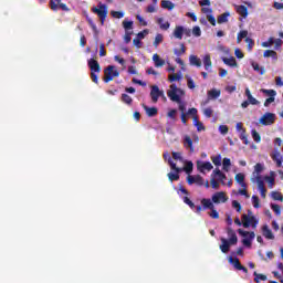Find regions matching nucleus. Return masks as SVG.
<instances>
[{
    "mask_svg": "<svg viewBox=\"0 0 283 283\" xmlns=\"http://www.w3.org/2000/svg\"><path fill=\"white\" fill-rule=\"evenodd\" d=\"M161 8H164V10H174V8H176V4H174V2L169 0H163Z\"/></svg>",
    "mask_w": 283,
    "mask_h": 283,
    "instance_id": "nucleus-37",
    "label": "nucleus"
},
{
    "mask_svg": "<svg viewBox=\"0 0 283 283\" xmlns=\"http://www.w3.org/2000/svg\"><path fill=\"white\" fill-rule=\"evenodd\" d=\"M118 76H120V72H118L114 65H108L104 70V83H109V81H114V78Z\"/></svg>",
    "mask_w": 283,
    "mask_h": 283,
    "instance_id": "nucleus-1",
    "label": "nucleus"
},
{
    "mask_svg": "<svg viewBox=\"0 0 283 283\" xmlns=\"http://www.w3.org/2000/svg\"><path fill=\"white\" fill-rule=\"evenodd\" d=\"M92 12L97 14L101 20V24L104 25L105 19H107V4L99 3L97 7L92 9Z\"/></svg>",
    "mask_w": 283,
    "mask_h": 283,
    "instance_id": "nucleus-2",
    "label": "nucleus"
},
{
    "mask_svg": "<svg viewBox=\"0 0 283 283\" xmlns=\"http://www.w3.org/2000/svg\"><path fill=\"white\" fill-rule=\"evenodd\" d=\"M226 231H227L228 237H230L229 238L230 243L231 244H238V234H235V231H233V228L228 227L226 229Z\"/></svg>",
    "mask_w": 283,
    "mask_h": 283,
    "instance_id": "nucleus-17",
    "label": "nucleus"
},
{
    "mask_svg": "<svg viewBox=\"0 0 283 283\" xmlns=\"http://www.w3.org/2000/svg\"><path fill=\"white\" fill-rule=\"evenodd\" d=\"M251 134L254 143H260L262 140V137L260 136V133H258V130L252 129Z\"/></svg>",
    "mask_w": 283,
    "mask_h": 283,
    "instance_id": "nucleus-50",
    "label": "nucleus"
},
{
    "mask_svg": "<svg viewBox=\"0 0 283 283\" xmlns=\"http://www.w3.org/2000/svg\"><path fill=\"white\" fill-rule=\"evenodd\" d=\"M147 34H149V30L145 29L144 31H140L139 33H137V39L139 41H143V39H145V36H147Z\"/></svg>",
    "mask_w": 283,
    "mask_h": 283,
    "instance_id": "nucleus-59",
    "label": "nucleus"
},
{
    "mask_svg": "<svg viewBox=\"0 0 283 283\" xmlns=\"http://www.w3.org/2000/svg\"><path fill=\"white\" fill-rule=\"evenodd\" d=\"M123 28H124V30H132V28H134V22L124 20Z\"/></svg>",
    "mask_w": 283,
    "mask_h": 283,
    "instance_id": "nucleus-58",
    "label": "nucleus"
},
{
    "mask_svg": "<svg viewBox=\"0 0 283 283\" xmlns=\"http://www.w3.org/2000/svg\"><path fill=\"white\" fill-rule=\"evenodd\" d=\"M180 50H178V49H174V54L176 55V56H182V54H185L186 52H187V48H185V44H180Z\"/></svg>",
    "mask_w": 283,
    "mask_h": 283,
    "instance_id": "nucleus-42",
    "label": "nucleus"
},
{
    "mask_svg": "<svg viewBox=\"0 0 283 283\" xmlns=\"http://www.w3.org/2000/svg\"><path fill=\"white\" fill-rule=\"evenodd\" d=\"M229 17H231V13L224 12L221 15L217 18V23L222 24V23H228L229 22Z\"/></svg>",
    "mask_w": 283,
    "mask_h": 283,
    "instance_id": "nucleus-31",
    "label": "nucleus"
},
{
    "mask_svg": "<svg viewBox=\"0 0 283 283\" xmlns=\"http://www.w3.org/2000/svg\"><path fill=\"white\" fill-rule=\"evenodd\" d=\"M240 138L244 145H249V136H247V129H243L240 134Z\"/></svg>",
    "mask_w": 283,
    "mask_h": 283,
    "instance_id": "nucleus-51",
    "label": "nucleus"
},
{
    "mask_svg": "<svg viewBox=\"0 0 283 283\" xmlns=\"http://www.w3.org/2000/svg\"><path fill=\"white\" fill-rule=\"evenodd\" d=\"M168 164L170 166V168L176 171L175 174L174 172H169L168 174V180H170V182H174V180H180V175L179 172L182 171V169L178 168L176 166V163H174V160H171V157H169L168 159Z\"/></svg>",
    "mask_w": 283,
    "mask_h": 283,
    "instance_id": "nucleus-4",
    "label": "nucleus"
},
{
    "mask_svg": "<svg viewBox=\"0 0 283 283\" xmlns=\"http://www.w3.org/2000/svg\"><path fill=\"white\" fill-rule=\"evenodd\" d=\"M87 64L91 72H96L97 74H101V64H98V61L90 59Z\"/></svg>",
    "mask_w": 283,
    "mask_h": 283,
    "instance_id": "nucleus-16",
    "label": "nucleus"
},
{
    "mask_svg": "<svg viewBox=\"0 0 283 283\" xmlns=\"http://www.w3.org/2000/svg\"><path fill=\"white\" fill-rule=\"evenodd\" d=\"M178 92H182L176 84L170 85V90L167 92L168 98L172 101L174 103H181L180 95H178Z\"/></svg>",
    "mask_w": 283,
    "mask_h": 283,
    "instance_id": "nucleus-6",
    "label": "nucleus"
},
{
    "mask_svg": "<svg viewBox=\"0 0 283 283\" xmlns=\"http://www.w3.org/2000/svg\"><path fill=\"white\" fill-rule=\"evenodd\" d=\"M203 65H205V70H207V72H211V67H212L211 55H205Z\"/></svg>",
    "mask_w": 283,
    "mask_h": 283,
    "instance_id": "nucleus-33",
    "label": "nucleus"
},
{
    "mask_svg": "<svg viewBox=\"0 0 283 283\" xmlns=\"http://www.w3.org/2000/svg\"><path fill=\"white\" fill-rule=\"evenodd\" d=\"M232 207H233V209L237 210L238 213H240V211H242V205H240V203L238 202V200H233V201H232Z\"/></svg>",
    "mask_w": 283,
    "mask_h": 283,
    "instance_id": "nucleus-60",
    "label": "nucleus"
},
{
    "mask_svg": "<svg viewBox=\"0 0 283 283\" xmlns=\"http://www.w3.org/2000/svg\"><path fill=\"white\" fill-rule=\"evenodd\" d=\"M170 83H174L175 81H180L182 78V75L180 73L171 74L169 75Z\"/></svg>",
    "mask_w": 283,
    "mask_h": 283,
    "instance_id": "nucleus-52",
    "label": "nucleus"
},
{
    "mask_svg": "<svg viewBox=\"0 0 283 283\" xmlns=\"http://www.w3.org/2000/svg\"><path fill=\"white\" fill-rule=\"evenodd\" d=\"M163 34L157 33V35L155 36V41L153 43L154 48H158L160 45V43H163Z\"/></svg>",
    "mask_w": 283,
    "mask_h": 283,
    "instance_id": "nucleus-47",
    "label": "nucleus"
},
{
    "mask_svg": "<svg viewBox=\"0 0 283 283\" xmlns=\"http://www.w3.org/2000/svg\"><path fill=\"white\" fill-rule=\"evenodd\" d=\"M259 123L264 126L273 125L275 123V114L265 113L260 119Z\"/></svg>",
    "mask_w": 283,
    "mask_h": 283,
    "instance_id": "nucleus-8",
    "label": "nucleus"
},
{
    "mask_svg": "<svg viewBox=\"0 0 283 283\" xmlns=\"http://www.w3.org/2000/svg\"><path fill=\"white\" fill-rule=\"evenodd\" d=\"M251 66L253 67L254 72H258L259 74H261V76H263V74H266V70L264 69V66H260V64H258L256 62H251Z\"/></svg>",
    "mask_w": 283,
    "mask_h": 283,
    "instance_id": "nucleus-29",
    "label": "nucleus"
},
{
    "mask_svg": "<svg viewBox=\"0 0 283 283\" xmlns=\"http://www.w3.org/2000/svg\"><path fill=\"white\" fill-rule=\"evenodd\" d=\"M212 176H214V178H217V180L221 181V185H227V182H224V180H227V175H224V172L221 171L220 168H216L212 172Z\"/></svg>",
    "mask_w": 283,
    "mask_h": 283,
    "instance_id": "nucleus-14",
    "label": "nucleus"
},
{
    "mask_svg": "<svg viewBox=\"0 0 283 283\" xmlns=\"http://www.w3.org/2000/svg\"><path fill=\"white\" fill-rule=\"evenodd\" d=\"M221 242H222V244L220 245V251L222 253H227L228 251H230L231 247L238 244V243H231V241H229L224 238H221Z\"/></svg>",
    "mask_w": 283,
    "mask_h": 283,
    "instance_id": "nucleus-15",
    "label": "nucleus"
},
{
    "mask_svg": "<svg viewBox=\"0 0 283 283\" xmlns=\"http://www.w3.org/2000/svg\"><path fill=\"white\" fill-rule=\"evenodd\" d=\"M50 8L53 10V12H56V10H63V12H70V9L67 8V4L62 3L61 0H50Z\"/></svg>",
    "mask_w": 283,
    "mask_h": 283,
    "instance_id": "nucleus-7",
    "label": "nucleus"
},
{
    "mask_svg": "<svg viewBox=\"0 0 283 283\" xmlns=\"http://www.w3.org/2000/svg\"><path fill=\"white\" fill-rule=\"evenodd\" d=\"M244 174L239 172L234 176V180L235 182H238V185H240V187H242V189H247V182H244Z\"/></svg>",
    "mask_w": 283,
    "mask_h": 283,
    "instance_id": "nucleus-24",
    "label": "nucleus"
},
{
    "mask_svg": "<svg viewBox=\"0 0 283 283\" xmlns=\"http://www.w3.org/2000/svg\"><path fill=\"white\" fill-rule=\"evenodd\" d=\"M187 182L188 185H198L199 187H202V185H205V179L200 175H196V176L188 175Z\"/></svg>",
    "mask_w": 283,
    "mask_h": 283,
    "instance_id": "nucleus-11",
    "label": "nucleus"
},
{
    "mask_svg": "<svg viewBox=\"0 0 283 283\" xmlns=\"http://www.w3.org/2000/svg\"><path fill=\"white\" fill-rule=\"evenodd\" d=\"M120 101L122 103H125V105H129V106H132V103H134V99L127 93L122 94Z\"/></svg>",
    "mask_w": 283,
    "mask_h": 283,
    "instance_id": "nucleus-36",
    "label": "nucleus"
},
{
    "mask_svg": "<svg viewBox=\"0 0 283 283\" xmlns=\"http://www.w3.org/2000/svg\"><path fill=\"white\" fill-rule=\"evenodd\" d=\"M271 209L274 211L275 216H282V208L277 203H271Z\"/></svg>",
    "mask_w": 283,
    "mask_h": 283,
    "instance_id": "nucleus-44",
    "label": "nucleus"
},
{
    "mask_svg": "<svg viewBox=\"0 0 283 283\" xmlns=\"http://www.w3.org/2000/svg\"><path fill=\"white\" fill-rule=\"evenodd\" d=\"M164 21H165V19H163V18H159L157 20V23H158L160 30H168L169 28H171V23H169V21H167V22H164Z\"/></svg>",
    "mask_w": 283,
    "mask_h": 283,
    "instance_id": "nucleus-35",
    "label": "nucleus"
},
{
    "mask_svg": "<svg viewBox=\"0 0 283 283\" xmlns=\"http://www.w3.org/2000/svg\"><path fill=\"white\" fill-rule=\"evenodd\" d=\"M208 216L212 218V220H218L220 218V213L218 210H216V206L213 208H210V212H208Z\"/></svg>",
    "mask_w": 283,
    "mask_h": 283,
    "instance_id": "nucleus-41",
    "label": "nucleus"
},
{
    "mask_svg": "<svg viewBox=\"0 0 283 283\" xmlns=\"http://www.w3.org/2000/svg\"><path fill=\"white\" fill-rule=\"evenodd\" d=\"M270 156L272 160L276 163V167H282L283 157L281 153H279L277 150H274Z\"/></svg>",
    "mask_w": 283,
    "mask_h": 283,
    "instance_id": "nucleus-19",
    "label": "nucleus"
},
{
    "mask_svg": "<svg viewBox=\"0 0 283 283\" xmlns=\"http://www.w3.org/2000/svg\"><path fill=\"white\" fill-rule=\"evenodd\" d=\"M238 233H239V235L244 238L242 240L243 247L250 248L251 247V241L255 240V232H249V231H244L242 229H238Z\"/></svg>",
    "mask_w": 283,
    "mask_h": 283,
    "instance_id": "nucleus-3",
    "label": "nucleus"
},
{
    "mask_svg": "<svg viewBox=\"0 0 283 283\" xmlns=\"http://www.w3.org/2000/svg\"><path fill=\"white\" fill-rule=\"evenodd\" d=\"M190 65H196V67H201L202 61L197 55H190Z\"/></svg>",
    "mask_w": 283,
    "mask_h": 283,
    "instance_id": "nucleus-32",
    "label": "nucleus"
},
{
    "mask_svg": "<svg viewBox=\"0 0 283 283\" xmlns=\"http://www.w3.org/2000/svg\"><path fill=\"white\" fill-rule=\"evenodd\" d=\"M210 185L212 189H220V182H218V179H216V177H212L210 179Z\"/></svg>",
    "mask_w": 283,
    "mask_h": 283,
    "instance_id": "nucleus-56",
    "label": "nucleus"
},
{
    "mask_svg": "<svg viewBox=\"0 0 283 283\" xmlns=\"http://www.w3.org/2000/svg\"><path fill=\"white\" fill-rule=\"evenodd\" d=\"M245 96H247L250 105H260V101H258L255 97H253V95L251 94V90L245 88Z\"/></svg>",
    "mask_w": 283,
    "mask_h": 283,
    "instance_id": "nucleus-26",
    "label": "nucleus"
},
{
    "mask_svg": "<svg viewBox=\"0 0 283 283\" xmlns=\"http://www.w3.org/2000/svg\"><path fill=\"white\" fill-rule=\"evenodd\" d=\"M184 146L186 149H190V151H193V139L189 135H186L184 137Z\"/></svg>",
    "mask_w": 283,
    "mask_h": 283,
    "instance_id": "nucleus-28",
    "label": "nucleus"
},
{
    "mask_svg": "<svg viewBox=\"0 0 283 283\" xmlns=\"http://www.w3.org/2000/svg\"><path fill=\"white\" fill-rule=\"evenodd\" d=\"M201 205L203 209H213L216 206L213 205V201L211 199L203 198L201 199Z\"/></svg>",
    "mask_w": 283,
    "mask_h": 283,
    "instance_id": "nucleus-34",
    "label": "nucleus"
},
{
    "mask_svg": "<svg viewBox=\"0 0 283 283\" xmlns=\"http://www.w3.org/2000/svg\"><path fill=\"white\" fill-rule=\"evenodd\" d=\"M263 56H264V59L272 57V59H274V61H277V52H275L273 50L264 51Z\"/></svg>",
    "mask_w": 283,
    "mask_h": 283,
    "instance_id": "nucleus-38",
    "label": "nucleus"
},
{
    "mask_svg": "<svg viewBox=\"0 0 283 283\" xmlns=\"http://www.w3.org/2000/svg\"><path fill=\"white\" fill-rule=\"evenodd\" d=\"M228 261L230 264H233L237 271H243V273H249V270L244 265H242V263H240V259H233V256H229Z\"/></svg>",
    "mask_w": 283,
    "mask_h": 283,
    "instance_id": "nucleus-9",
    "label": "nucleus"
},
{
    "mask_svg": "<svg viewBox=\"0 0 283 283\" xmlns=\"http://www.w3.org/2000/svg\"><path fill=\"white\" fill-rule=\"evenodd\" d=\"M241 220H242V227L244 229H249L250 227H252V229H255L259 223L258 219L253 216L249 217L247 214H242Z\"/></svg>",
    "mask_w": 283,
    "mask_h": 283,
    "instance_id": "nucleus-5",
    "label": "nucleus"
},
{
    "mask_svg": "<svg viewBox=\"0 0 283 283\" xmlns=\"http://www.w3.org/2000/svg\"><path fill=\"white\" fill-rule=\"evenodd\" d=\"M211 160L216 167H220V165H222V156L220 155L212 156Z\"/></svg>",
    "mask_w": 283,
    "mask_h": 283,
    "instance_id": "nucleus-43",
    "label": "nucleus"
},
{
    "mask_svg": "<svg viewBox=\"0 0 283 283\" xmlns=\"http://www.w3.org/2000/svg\"><path fill=\"white\" fill-rule=\"evenodd\" d=\"M262 171H264V166L262 164H256L254 166V171L252 172V178H251V182H256L255 177L256 176H262Z\"/></svg>",
    "mask_w": 283,
    "mask_h": 283,
    "instance_id": "nucleus-18",
    "label": "nucleus"
},
{
    "mask_svg": "<svg viewBox=\"0 0 283 283\" xmlns=\"http://www.w3.org/2000/svg\"><path fill=\"white\" fill-rule=\"evenodd\" d=\"M222 61H223L224 65H228L229 67H238V61L233 56L223 57Z\"/></svg>",
    "mask_w": 283,
    "mask_h": 283,
    "instance_id": "nucleus-27",
    "label": "nucleus"
},
{
    "mask_svg": "<svg viewBox=\"0 0 283 283\" xmlns=\"http://www.w3.org/2000/svg\"><path fill=\"white\" fill-rule=\"evenodd\" d=\"M231 165V159L229 158H223V170L229 171V167Z\"/></svg>",
    "mask_w": 283,
    "mask_h": 283,
    "instance_id": "nucleus-61",
    "label": "nucleus"
},
{
    "mask_svg": "<svg viewBox=\"0 0 283 283\" xmlns=\"http://www.w3.org/2000/svg\"><path fill=\"white\" fill-rule=\"evenodd\" d=\"M245 43H248V52H251L255 46V41L251 38H245Z\"/></svg>",
    "mask_w": 283,
    "mask_h": 283,
    "instance_id": "nucleus-49",
    "label": "nucleus"
},
{
    "mask_svg": "<svg viewBox=\"0 0 283 283\" xmlns=\"http://www.w3.org/2000/svg\"><path fill=\"white\" fill-rule=\"evenodd\" d=\"M143 107L149 118H154V116H158V108L149 107L147 105H143Z\"/></svg>",
    "mask_w": 283,
    "mask_h": 283,
    "instance_id": "nucleus-22",
    "label": "nucleus"
},
{
    "mask_svg": "<svg viewBox=\"0 0 283 283\" xmlns=\"http://www.w3.org/2000/svg\"><path fill=\"white\" fill-rule=\"evenodd\" d=\"M272 198H273L274 200H279L280 202H283L282 192L272 191Z\"/></svg>",
    "mask_w": 283,
    "mask_h": 283,
    "instance_id": "nucleus-55",
    "label": "nucleus"
},
{
    "mask_svg": "<svg viewBox=\"0 0 283 283\" xmlns=\"http://www.w3.org/2000/svg\"><path fill=\"white\" fill-rule=\"evenodd\" d=\"M220 96V91L213 88L208 91V98H219Z\"/></svg>",
    "mask_w": 283,
    "mask_h": 283,
    "instance_id": "nucleus-45",
    "label": "nucleus"
},
{
    "mask_svg": "<svg viewBox=\"0 0 283 283\" xmlns=\"http://www.w3.org/2000/svg\"><path fill=\"white\" fill-rule=\"evenodd\" d=\"M192 34H193V36H200L202 34L200 27H193Z\"/></svg>",
    "mask_w": 283,
    "mask_h": 283,
    "instance_id": "nucleus-64",
    "label": "nucleus"
},
{
    "mask_svg": "<svg viewBox=\"0 0 283 283\" xmlns=\"http://www.w3.org/2000/svg\"><path fill=\"white\" fill-rule=\"evenodd\" d=\"M273 43H275V39L270 38L268 42L262 43V48H271V45H273Z\"/></svg>",
    "mask_w": 283,
    "mask_h": 283,
    "instance_id": "nucleus-63",
    "label": "nucleus"
},
{
    "mask_svg": "<svg viewBox=\"0 0 283 283\" xmlns=\"http://www.w3.org/2000/svg\"><path fill=\"white\" fill-rule=\"evenodd\" d=\"M111 15L114 19H123V17H125V13L123 11H112Z\"/></svg>",
    "mask_w": 283,
    "mask_h": 283,
    "instance_id": "nucleus-54",
    "label": "nucleus"
},
{
    "mask_svg": "<svg viewBox=\"0 0 283 283\" xmlns=\"http://www.w3.org/2000/svg\"><path fill=\"white\" fill-rule=\"evenodd\" d=\"M262 233L266 240H275V235H273V231H271L268 224L262 227Z\"/></svg>",
    "mask_w": 283,
    "mask_h": 283,
    "instance_id": "nucleus-20",
    "label": "nucleus"
},
{
    "mask_svg": "<svg viewBox=\"0 0 283 283\" xmlns=\"http://www.w3.org/2000/svg\"><path fill=\"white\" fill-rule=\"evenodd\" d=\"M255 180L258 184V189L261 193V198H266V187H264V180L262 179V176H256Z\"/></svg>",
    "mask_w": 283,
    "mask_h": 283,
    "instance_id": "nucleus-13",
    "label": "nucleus"
},
{
    "mask_svg": "<svg viewBox=\"0 0 283 283\" xmlns=\"http://www.w3.org/2000/svg\"><path fill=\"white\" fill-rule=\"evenodd\" d=\"M197 167L200 171H211L213 169V165H211L209 161L198 163Z\"/></svg>",
    "mask_w": 283,
    "mask_h": 283,
    "instance_id": "nucleus-23",
    "label": "nucleus"
},
{
    "mask_svg": "<svg viewBox=\"0 0 283 283\" xmlns=\"http://www.w3.org/2000/svg\"><path fill=\"white\" fill-rule=\"evenodd\" d=\"M253 275H254V282L260 283V280L262 282H266V275L258 274V272H254Z\"/></svg>",
    "mask_w": 283,
    "mask_h": 283,
    "instance_id": "nucleus-48",
    "label": "nucleus"
},
{
    "mask_svg": "<svg viewBox=\"0 0 283 283\" xmlns=\"http://www.w3.org/2000/svg\"><path fill=\"white\" fill-rule=\"evenodd\" d=\"M184 171H186L188 176H190L191 171H193V163L187 161L184 167Z\"/></svg>",
    "mask_w": 283,
    "mask_h": 283,
    "instance_id": "nucleus-46",
    "label": "nucleus"
},
{
    "mask_svg": "<svg viewBox=\"0 0 283 283\" xmlns=\"http://www.w3.org/2000/svg\"><path fill=\"white\" fill-rule=\"evenodd\" d=\"M174 36L175 39H179V41H182V35L185 34V27L177 25L174 30Z\"/></svg>",
    "mask_w": 283,
    "mask_h": 283,
    "instance_id": "nucleus-21",
    "label": "nucleus"
},
{
    "mask_svg": "<svg viewBox=\"0 0 283 283\" xmlns=\"http://www.w3.org/2000/svg\"><path fill=\"white\" fill-rule=\"evenodd\" d=\"M227 200H229V198L227 197V193L220 191V192H216L214 195H212V202L214 205H220V202H227Z\"/></svg>",
    "mask_w": 283,
    "mask_h": 283,
    "instance_id": "nucleus-12",
    "label": "nucleus"
},
{
    "mask_svg": "<svg viewBox=\"0 0 283 283\" xmlns=\"http://www.w3.org/2000/svg\"><path fill=\"white\" fill-rule=\"evenodd\" d=\"M160 96H165V92L160 91L158 85L151 86L150 97H151L153 103H158V98Z\"/></svg>",
    "mask_w": 283,
    "mask_h": 283,
    "instance_id": "nucleus-10",
    "label": "nucleus"
},
{
    "mask_svg": "<svg viewBox=\"0 0 283 283\" xmlns=\"http://www.w3.org/2000/svg\"><path fill=\"white\" fill-rule=\"evenodd\" d=\"M153 61L155 63V67H163V65H165V60L160 59V55L157 53L153 55Z\"/></svg>",
    "mask_w": 283,
    "mask_h": 283,
    "instance_id": "nucleus-30",
    "label": "nucleus"
},
{
    "mask_svg": "<svg viewBox=\"0 0 283 283\" xmlns=\"http://www.w3.org/2000/svg\"><path fill=\"white\" fill-rule=\"evenodd\" d=\"M237 13L240 14L243 19H247L249 17V9L244 6H237L235 7Z\"/></svg>",
    "mask_w": 283,
    "mask_h": 283,
    "instance_id": "nucleus-25",
    "label": "nucleus"
},
{
    "mask_svg": "<svg viewBox=\"0 0 283 283\" xmlns=\"http://www.w3.org/2000/svg\"><path fill=\"white\" fill-rule=\"evenodd\" d=\"M252 205L254 209H260V197L253 195L252 196Z\"/></svg>",
    "mask_w": 283,
    "mask_h": 283,
    "instance_id": "nucleus-53",
    "label": "nucleus"
},
{
    "mask_svg": "<svg viewBox=\"0 0 283 283\" xmlns=\"http://www.w3.org/2000/svg\"><path fill=\"white\" fill-rule=\"evenodd\" d=\"M261 93L265 94V96H270V98H275V96H277V92H275V90L261 88Z\"/></svg>",
    "mask_w": 283,
    "mask_h": 283,
    "instance_id": "nucleus-39",
    "label": "nucleus"
},
{
    "mask_svg": "<svg viewBox=\"0 0 283 283\" xmlns=\"http://www.w3.org/2000/svg\"><path fill=\"white\" fill-rule=\"evenodd\" d=\"M203 114L206 118H211L213 116V109L211 107L205 108Z\"/></svg>",
    "mask_w": 283,
    "mask_h": 283,
    "instance_id": "nucleus-62",
    "label": "nucleus"
},
{
    "mask_svg": "<svg viewBox=\"0 0 283 283\" xmlns=\"http://www.w3.org/2000/svg\"><path fill=\"white\" fill-rule=\"evenodd\" d=\"M249 36V31L242 30L237 35V43H242V39H247Z\"/></svg>",
    "mask_w": 283,
    "mask_h": 283,
    "instance_id": "nucleus-40",
    "label": "nucleus"
},
{
    "mask_svg": "<svg viewBox=\"0 0 283 283\" xmlns=\"http://www.w3.org/2000/svg\"><path fill=\"white\" fill-rule=\"evenodd\" d=\"M184 202H185V205H188V207H190V209H196V203H193V201H191V199H189V197H184Z\"/></svg>",
    "mask_w": 283,
    "mask_h": 283,
    "instance_id": "nucleus-57",
    "label": "nucleus"
}]
</instances>
